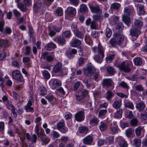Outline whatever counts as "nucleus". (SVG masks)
Segmentation results:
<instances>
[{
    "mask_svg": "<svg viewBox=\"0 0 147 147\" xmlns=\"http://www.w3.org/2000/svg\"><path fill=\"white\" fill-rule=\"evenodd\" d=\"M32 103L31 101L29 100L27 105L25 107V109L26 111L27 112H30L33 113L34 112V109L33 107H31Z\"/></svg>",
    "mask_w": 147,
    "mask_h": 147,
    "instance_id": "4be33fe9",
    "label": "nucleus"
},
{
    "mask_svg": "<svg viewBox=\"0 0 147 147\" xmlns=\"http://www.w3.org/2000/svg\"><path fill=\"white\" fill-rule=\"evenodd\" d=\"M80 132L82 134H86L88 131V128L85 126H82L79 128Z\"/></svg>",
    "mask_w": 147,
    "mask_h": 147,
    "instance_id": "e433bc0d",
    "label": "nucleus"
},
{
    "mask_svg": "<svg viewBox=\"0 0 147 147\" xmlns=\"http://www.w3.org/2000/svg\"><path fill=\"white\" fill-rule=\"evenodd\" d=\"M143 129V127L139 126L135 129V133L136 136H139L141 135V132Z\"/></svg>",
    "mask_w": 147,
    "mask_h": 147,
    "instance_id": "79ce46f5",
    "label": "nucleus"
},
{
    "mask_svg": "<svg viewBox=\"0 0 147 147\" xmlns=\"http://www.w3.org/2000/svg\"><path fill=\"white\" fill-rule=\"evenodd\" d=\"M28 33L30 38L33 37V34L34 33V31L33 28L31 26H28Z\"/></svg>",
    "mask_w": 147,
    "mask_h": 147,
    "instance_id": "680f3d73",
    "label": "nucleus"
},
{
    "mask_svg": "<svg viewBox=\"0 0 147 147\" xmlns=\"http://www.w3.org/2000/svg\"><path fill=\"white\" fill-rule=\"evenodd\" d=\"M62 27L61 25L59 26H53L52 27L53 29L57 32H59L61 30Z\"/></svg>",
    "mask_w": 147,
    "mask_h": 147,
    "instance_id": "0e129e2a",
    "label": "nucleus"
},
{
    "mask_svg": "<svg viewBox=\"0 0 147 147\" xmlns=\"http://www.w3.org/2000/svg\"><path fill=\"white\" fill-rule=\"evenodd\" d=\"M107 110L106 109L100 110L98 113V117H101L107 113Z\"/></svg>",
    "mask_w": 147,
    "mask_h": 147,
    "instance_id": "864d4df0",
    "label": "nucleus"
},
{
    "mask_svg": "<svg viewBox=\"0 0 147 147\" xmlns=\"http://www.w3.org/2000/svg\"><path fill=\"white\" fill-rule=\"evenodd\" d=\"M63 11L61 8H58L56 10L55 14L58 16H61L63 15Z\"/></svg>",
    "mask_w": 147,
    "mask_h": 147,
    "instance_id": "c03bdc74",
    "label": "nucleus"
},
{
    "mask_svg": "<svg viewBox=\"0 0 147 147\" xmlns=\"http://www.w3.org/2000/svg\"><path fill=\"white\" fill-rule=\"evenodd\" d=\"M134 8L133 7L129 6L125 7L124 9V14L130 16L132 15L134 12Z\"/></svg>",
    "mask_w": 147,
    "mask_h": 147,
    "instance_id": "9b49d317",
    "label": "nucleus"
},
{
    "mask_svg": "<svg viewBox=\"0 0 147 147\" xmlns=\"http://www.w3.org/2000/svg\"><path fill=\"white\" fill-rule=\"evenodd\" d=\"M98 14H96L93 16V20L95 22L98 21L101 22L103 19V16L102 13H99Z\"/></svg>",
    "mask_w": 147,
    "mask_h": 147,
    "instance_id": "5701e85b",
    "label": "nucleus"
},
{
    "mask_svg": "<svg viewBox=\"0 0 147 147\" xmlns=\"http://www.w3.org/2000/svg\"><path fill=\"white\" fill-rule=\"evenodd\" d=\"M54 56L51 55L47 52L43 53L41 56L43 59H46L48 62H50L53 60Z\"/></svg>",
    "mask_w": 147,
    "mask_h": 147,
    "instance_id": "9d476101",
    "label": "nucleus"
},
{
    "mask_svg": "<svg viewBox=\"0 0 147 147\" xmlns=\"http://www.w3.org/2000/svg\"><path fill=\"white\" fill-rule=\"evenodd\" d=\"M124 105L125 107L129 108L131 109H133L134 108L133 103L130 101L125 102L124 104Z\"/></svg>",
    "mask_w": 147,
    "mask_h": 147,
    "instance_id": "58836bf2",
    "label": "nucleus"
},
{
    "mask_svg": "<svg viewBox=\"0 0 147 147\" xmlns=\"http://www.w3.org/2000/svg\"><path fill=\"white\" fill-rule=\"evenodd\" d=\"M114 38H115L117 45H120L122 44L124 40L123 35L119 33H115L114 35Z\"/></svg>",
    "mask_w": 147,
    "mask_h": 147,
    "instance_id": "f8f14e48",
    "label": "nucleus"
},
{
    "mask_svg": "<svg viewBox=\"0 0 147 147\" xmlns=\"http://www.w3.org/2000/svg\"><path fill=\"white\" fill-rule=\"evenodd\" d=\"M119 67L121 70L125 72H128L131 69L129 66V64L127 61H124L119 65Z\"/></svg>",
    "mask_w": 147,
    "mask_h": 147,
    "instance_id": "423d86ee",
    "label": "nucleus"
},
{
    "mask_svg": "<svg viewBox=\"0 0 147 147\" xmlns=\"http://www.w3.org/2000/svg\"><path fill=\"white\" fill-rule=\"evenodd\" d=\"M134 61L135 65L139 66L142 63V60L140 57H137L134 59Z\"/></svg>",
    "mask_w": 147,
    "mask_h": 147,
    "instance_id": "c756f323",
    "label": "nucleus"
},
{
    "mask_svg": "<svg viewBox=\"0 0 147 147\" xmlns=\"http://www.w3.org/2000/svg\"><path fill=\"white\" fill-rule=\"evenodd\" d=\"M46 46L47 48V50H51L52 49H54L56 48V45L54 43L51 42L47 44Z\"/></svg>",
    "mask_w": 147,
    "mask_h": 147,
    "instance_id": "a19ab883",
    "label": "nucleus"
},
{
    "mask_svg": "<svg viewBox=\"0 0 147 147\" xmlns=\"http://www.w3.org/2000/svg\"><path fill=\"white\" fill-rule=\"evenodd\" d=\"M18 7L22 12H25L27 10L26 5L22 3H19L17 5Z\"/></svg>",
    "mask_w": 147,
    "mask_h": 147,
    "instance_id": "7c9ffc66",
    "label": "nucleus"
},
{
    "mask_svg": "<svg viewBox=\"0 0 147 147\" xmlns=\"http://www.w3.org/2000/svg\"><path fill=\"white\" fill-rule=\"evenodd\" d=\"M76 120L79 122H80L83 120L84 118V113L81 111L76 114L75 115Z\"/></svg>",
    "mask_w": 147,
    "mask_h": 147,
    "instance_id": "ddd939ff",
    "label": "nucleus"
},
{
    "mask_svg": "<svg viewBox=\"0 0 147 147\" xmlns=\"http://www.w3.org/2000/svg\"><path fill=\"white\" fill-rule=\"evenodd\" d=\"M52 83V89H55L60 86L61 85V82L57 79H53L51 81Z\"/></svg>",
    "mask_w": 147,
    "mask_h": 147,
    "instance_id": "4468645a",
    "label": "nucleus"
},
{
    "mask_svg": "<svg viewBox=\"0 0 147 147\" xmlns=\"http://www.w3.org/2000/svg\"><path fill=\"white\" fill-rule=\"evenodd\" d=\"M45 97L50 102H52L55 100V97L51 95L46 96H45Z\"/></svg>",
    "mask_w": 147,
    "mask_h": 147,
    "instance_id": "8fccbe9b",
    "label": "nucleus"
},
{
    "mask_svg": "<svg viewBox=\"0 0 147 147\" xmlns=\"http://www.w3.org/2000/svg\"><path fill=\"white\" fill-rule=\"evenodd\" d=\"M81 44V41L78 39H74L71 44V45L74 47H77L80 45Z\"/></svg>",
    "mask_w": 147,
    "mask_h": 147,
    "instance_id": "c85d7f7f",
    "label": "nucleus"
},
{
    "mask_svg": "<svg viewBox=\"0 0 147 147\" xmlns=\"http://www.w3.org/2000/svg\"><path fill=\"white\" fill-rule=\"evenodd\" d=\"M102 84L103 86L108 88L112 86L113 82L111 79L105 78L102 80Z\"/></svg>",
    "mask_w": 147,
    "mask_h": 147,
    "instance_id": "1a4fd4ad",
    "label": "nucleus"
},
{
    "mask_svg": "<svg viewBox=\"0 0 147 147\" xmlns=\"http://www.w3.org/2000/svg\"><path fill=\"white\" fill-rule=\"evenodd\" d=\"M99 121L98 118L94 116L90 120V122L92 123L97 124Z\"/></svg>",
    "mask_w": 147,
    "mask_h": 147,
    "instance_id": "13d9d810",
    "label": "nucleus"
},
{
    "mask_svg": "<svg viewBox=\"0 0 147 147\" xmlns=\"http://www.w3.org/2000/svg\"><path fill=\"white\" fill-rule=\"evenodd\" d=\"M93 140V138L92 136L90 135L86 137L83 140L84 143L86 145L91 144L92 143Z\"/></svg>",
    "mask_w": 147,
    "mask_h": 147,
    "instance_id": "aec40b11",
    "label": "nucleus"
},
{
    "mask_svg": "<svg viewBox=\"0 0 147 147\" xmlns=\"http://www.w3.org/2000/svg\"><path fill=\"white\" fill-rule=\"evenodd\" d=\"M42 142L45 144H47L50 141V139L46 136H43L41 137Z\"/></svg>",
    "mask_w": 147,
    "mask_h": 147,
    "instance_id": "603ef678",
    "label": "nucleus"
},
{
    "mask_svg": "<svg viewBox=\"0 0 147 147\" xmlns=\"http://www.w3.org/2000/svg\"><path fill=\"white\" fill-rule=\"evenodd\" d=\"M141 33L140 29L134 28L130 30V34L133 36H135L136 38L138 36L139 34Z\"/></svg>",
    "mask_w": 147,
    "mask_h": 147,
    "instance_id": "412c9836",
    "label": "nucleus"
},
{
    "mask_svg": "<svg viewBox=\"0 0 147 147\" xmlns=\"http://www.w3.org/2000/svg\"><path fill=\"white\" fill-rule=\"evenodd\" d=\"M112 34V31L109 28H107L106 29V31L105 33L107 37L108 38H110Z\"/></svg>",
    "mask_w": 147,
    "mask_h": 147,
    "instance_id": "338daca9",
    "label": "nucleus"
},
{
    "mask_svg": "<svg viewBox=\"0 0 147 147\" xmlns=\"http://www.w3.org/2000/svg\"><path fill=\"white\" fill-rule=\"evenodd\" d=\"M117 110L115 113L114 117L116 118H119L121 117L122 115V109H117Z\"/></svg>",
    "mask_w": 147,
    "mask_h": 147,
    "instance_id": "f704fd0d",
    "label": "nucleus"
},
{
    "mask_svg": "<svg viewBox=\"0 0 147 147\" xmlns=\"http://www.w3.org/2000/svg\"><path fill=\"white\" fill-rule=\"evenodd\" d=\"M88 93L87 90H78L75 93L76 98V100L80 101L84 98Z\"/></svg>",
    "mask_w": 147,
    "mask_h": 147,
    "instance_id": "20e7f679",
    "label": "nucleus"
},
{
    "mask_svg": "<svg viewBox=\"0 0 147 147\" xmlns=\"http://www.w3.org/2000/svg\"><path fill=\"white\" fill-rule=\"evenodd\" d=\"M99 127L100 130L103 131L107 129V127L106 123L103 122H101L100 123Z\"/></svg>",
    "mask_w": 147,
    "mask_h": 147,
    "instance_id": "473e14b6",
    "label": "nucleus"
},
{
    "mask_svg": "<svg viewBox=\"0 0 147 147\" xmlns=\"http://www.w3.org/2000/svg\"><path fill=\"white\" fill-rule=\"evenodd\" d=\"M67 14L69 16L74 17L76 13V9L72 7H68L67 10Z\"/></svg>",
    "mask_w": 147,
    "mask_h": 147,
    "instance_id": "f3484780",
    "label": "nucleus"
},
{
    "mask_svg": "<svg viewBox=\"0 0 147 147\" xmlns=\"http://www.w3.org/2000/svg\"><path fill=\"white\" fill-rule=\"evenodd\" d=\"M133 131V130L131 128H130L127 129L125 131V133L127 136L128 137H130L132 135Z\"/></svg>",
    "mask_w": 147,
    "mask_h": 147,
    "instance_id": "a18cd8bd",
    "label": "nucleus"
},
{
    "mask_svg": "<svg viewBox=\"0 0 147 147\" xmlns=\"http://www.w3.org/2000/svg\"><path fill=\"white\" fill-rule=\"evenodd\" d=\"M88 10V8L86 5L82 4L80 6V11L82 13H85Z\"/></svg>",
    "mask_w": 147,
    "mask_h": 147,
    "instance_id": "ea45409f",
    "label": "nucleus"
},
{
    "mask_svg": "<svg viewBox=\"0 0 147 147\" xmlns=\"http://www.w3.org/2000/svg\"><path fill=\"white\" fill-rule=\"evenodd\" d=\"M90 8L93 13H102V11L99 8L98 6H90Z\"/></svg>",
    "mask_w": 147,
    "mask_h": 147,
    "instance_id": "a211bd4d",
    "label": "nucleus"
},
{
    "mask_svg": "<svg viewBox=\"0 0 147 147\" xmlns=\"http://www.w3.org/2000/svg\"><path fill=\"white\" fill-rule=\"evenodd\" d=\"M76 36L81 39H83L84 37V34H82L78 30L74 33Z\"/></svg>",
    "mask_w": 147,
    "mask_h": 147,
    "instance_id": "37998d69",
    "label": "nucleus"
},
{
    "mask_svg": "<svg viewBox=\"0 0 147 147\" xmlns=\"http://www.w3.org/2000/svg\"><path fill=\"white\" fill-rule=\"evenodd\" d=\"M54 40L55 41L58 42L61 45H63L65 43L66 41L63 38L61 37H58L55 38Z\"/></svg>",
    "mask_w": 147,
    "mask_h": 147,
    "instance_id": "a878e982",
    "label": "nucleus"
},
{
    "mask_svg": "<svg viewBox=\"0 0 147 147\" xmlns=\"http://www.w3.org/2000/svg\"><path fill=\"white\" fill-rule=\"evenodd\" d=\"M143 24L142 19L141 17L138 19H135L134 23V28L140 30L143 25Z\"/></svg>",
    "mask_w": 147,
    "mask_h": 147,
    "instance_id": "0eeeda50",
    "label": "nucleus"
},
{
    "mask_svg": "<svg viewBox=\"0 0 147 147\" xmlns=\"http://www.w3.org/2000/svg\"><path fill=\"white\" fill-rule=\"evenodd\" d=\"M115 55L114 54L110 55L106 58V61L108 63H110L115 57Z\"/></svg>",
    "mask_w": 147,
    "mask_h": 147,
    "instance_id": "052dcab7",
    "label": "nucleus"
},
{
    "mask_svg": "<svg viewBox=\"0 0 147 147\" xmlns=\"http://www.w3.org/2000/svg\"><path fill=\"white\" fill-rule=\"evenodd\" d=\"M120 6V4L117 3H114L111 4L110 8L111 9L118 10L119 9Z\"/></svg>",
    "mask_w": 147,
    "mask_h": 147,
    "instance_id": "c9c22d12",
    "label": "nucleus"
},
{
    "mask_svg": "<svg viewBox=\"0 0 147 147\" xmlns=\"http://www.w3.org/2000/svg\"><path fill=\"white\" fill-rule=\"evenodd\" d=\"M109 44L113 47H115L117 44L115 38H114V36L113 38H111L110 40Z\"/></svg>",
    "mask_w": 147,
    "mask_h": 147,
    "instance_id": "09e8293b",
    "label": "nucleus"
},
{
    "mask_svg": "<svg viewBox=\"0 0 147 147\" xmlns=\"http://www.w3.org/2000/svg\"><path fill=\"white\" fill-rule=\"evenodd\" d=\"M80 82L79 81L75 82L74 85V90H76L80 86Z\"/></svg>",
    "mask_w": 147,
    "mask_h": 147,
    "instance_id": "69168bd1",
    "label": "nucleus"
},
{
    "mask_svg": "<svg viewBox=\"0 0 147 147\" xmlns=\"http://www.w3.org/2000/svg\"><path fill=\"white\" fill-rule=\"evenodd\" d=\"M107 70V72L110 75H113L115 73L114 69L112 67H108Z\"/></svg>",
    "mask_w": 147,
    "mask_h": 147,
    "instance_id": "4d7b16f0",
    "label": "nucleus"
},
{
    "mask_svg": "<svg viewBox=\"0 0 147 147\" xmlns=\"http://www.w3.org/2000/svg\"><path fill=\"white\" fill-rule=\"evenodd\" d=\"M93 51L95 53L98 52V55H96L93 57L95 61L99 63H101L103 61L104 57V49L100 44L98 45V47H94L91 48Z\"/></svg>",
    "mask_w": 147,
    "mask_h": 147,
    "instance_id": "f257e3e1",
    "label": "nucleus"
},
{
    "mask_svg": "<svg viewBox=\"0 0 147 147\" xmlns=\"http://www.w3.org/2000/svg\"><path fill=\"white\" fill-rule=\"evenodd\" d=\"M4 16V13L0 9V31L1 32L3 31V28L5 24L3 18Z\"/></svg>",
    "mask_w": 147,
    "mask_h": 147,
    "instance_id": "2eb2a0df",
    "label": "nucleus"
},
{
    "mask_svg": "<svg viewBox=\"0 0 147 147\" xmlns=\"http://www.w3.org/2000/svg\"><path fill=\"white\" fill-rule=\"evenodd\" d=\"M139 121L138 120L135 118L132 119L130 121V124L133 127H135L138 125Z\"/></svg>",
    "mask_w": 147,
    "mask_h": 147,
    "instance_id": "72a5a7b5",
    "label": "nucleus"
},
{
    "mask_svg": "<svg viewBox=\"0 0 147 147\" xmlns=\"http://www.w3.org/2000/svg\"><path fill=\"white\" fill-rule=\"evenodd\" d=\"M122 105L121 101L120 100H117L114 101L113 103V107L116 109H121L120 107Z\"/></svg>",
    "mask_w": 147,
    "mask_h": 147,
    "instance_id": "b1692460",
    "label": "nucleus"
},
{
    "mask_svg": "<svg viewBox=\"0 0 147 147\" xmlns=\"http://www.w3.org/2000/svg\"><path fill=\"white\" fill-rule=\"evenodd\" d=\"M136 6L137 7L138 14L139 15H142L144 14L145 13L144 10V5L142 4H139L136 5Z\"/></svg>",
    "mask_w": 147,
    "mask_h": 147,
    "instance_id": "6ab92c4d",
    "label": "nucleus"
},
{
    "mask_svg": "<svg viewBox=\"0 0 147 147\" xmlns=\"http://www.w3.org/2000/svg\"><path fill=\"white\" fill-rule=\"evenodd\" d=\"M129 16L123 15L122 19L123 22L127 25H129L131 22V19Z\"/></svg>",
    "mask_w": 147,
    "mask_h": 147,
    "instance_id": "bb28decb",
    "label": "nucleus"
},
{
    "mask_svg": "<svg viewBox=\"0 0 147 147\" xmlns=\"http://www.w3.org/2000/svg\"><path fill=\"white\" fill-rule=\"evenodd\" d=\"M84 74L87 76L90 77L94 73L93 68L91 67H89L84 69Z\"/></svg>",
    "mask_w": 147,
    "mask_h": 147,
    "instance_id": "dca6fc26",
    "label": "nucleus"
},
{
    "mask_svg": "<svg viewBox=\"0 0 147 147\" xmlns=\"http://www.w3.org/2000/svg\"><path fill=\"white\" fill-rule=\"evenodd\" d=\"M47 93V90L44 87H41L40 88V95L42 96H44Z\"/></svg>",
    "mask_w": 147,
    "mask_h": 147,
    "instance_id": "de8ad7c7",
    "label": "nucleus"
},
{
    "mask_svg": "<svg viewBox=\"0 0 147 147\" xmlns=\"http://www.w3.org/2000/svg\"><path fill=\"white\" fill-rule=\"evenodd\" d=\"M119 144L120 147H127L128 144L123 139H120L119 140Z\"/></svg>",
    "mask_w": 147,
    "mask_h": 147,
    "instance_id": "2f4dec72",
    "label": "nucleus"
},
{
    "mask_svg": "<svg viewBox=\"0 0 147 147\" xmlns=\"http://www.w3.org/2000/svg\"><path fill=\"white\" fill-rule=\"evenodd\" d=\"M119 130V129L116 122H113L110 125L109 132L111 134H117Z\"/></svg>",
    "mask_w": 147,
    "mask_h": 147,
    "instance_id": "39448f33",
    "label": "nucleus"
},
{
    "mask_svg": "<svg viewBox=\"0 0 147 147\" xmlns=\"http://www.w3.org/2000/svg\"><path fill=\"white\" fill-rule=\"evenodd\" d=\"M11 32V30L10 28L7 26L5 28L4 30V33L8 34H10Z\"/></svg>",
    "mask_w": 147,
    "mask_h": 147,
    "instance_id": "774afa93",
    "label": "nucleus"
},
{
    "mask_svg": "<svg viewBox=\"0 0 147 147\" xmlns=\"http://www.w3.org/2000/svg\"><path fill=\"white\" fill-rule=\"evenodd\" d=\"M52 136L54 138H59L60 136L59 133L55 131H52Z\"/></svg>",
    "mask_w": 147,
    "mask_h": 147,
    "instance_id": "e2e57ef3",
    "label": "nucleus"
},
{
    "mask_svg": "<svg viewBox=\"0 0 147 147\" xmlns=\"http://www.w3.org/2000/svg\"><path fill=\"white\" fill-rule=\"evenodd\" d=\"M56 127L62 133H65L68 131V128L65 126V123L63 120L59 122L57 124Z\"/></svg>",
    "mask_w": 147,
    "mask_h": 147,
    "instance_id": "7ed1b4c3",
    "label": "nucleus"
},
{
    "mask_svg": "<svg viewBox=\"0 0 147 147\" xmlns=\"http://www.w3.org/2000/svg\"><path fill=\"white\" fill-rule=\"evenodd\" d=\"M133 144L136 147L140 146L141 144V140L138 138H135L133 140Z\"/></svg>",
    "mask_w": 147,
    "mask_h": 147,
    "instance_id": "4c0bfd02",
    "label": "nucleus"
},
{
    "mask_svg": "<svg viewBox=\"0 0 147 147\" xmlns=\"http://www.w3.org/2000/svg\"><path fill=\"white\" fill-rule=\"evenodd\" d=\"M113 96V94L110 91H107L106 97L107 100H110Z\"/></svg>",
    "mask_w": 147,
    "mask_h": 147,
    "instance_id": "6e6d98bb",
    "label": "nucleus"
},
{
    "mask_svg": "<svg viewBox=\"0 0 147 147\" xmlns=\"http://www.w3.org/2000/svg\"><path fill=\"white\" fill-rule=\"evenodd\" d=\"M62 65L61 63L59 62L56 64L53 68V71L55 73L60 71L61 69Z\"/></svg>",
    "mask_w": 147,
    "mask_h": 147,
    "instance_id": "393cba45",
    "label": "nucleus"
},
{
    "mask_svg": "<svg viewBox=\"0 0 147 147\" xmlns=\"http://www.w3.org/2000/svg\"><path fill=\"white\" fill-rule=\"evenodd\" d=\"M145 107V105L143 102L138 103L136 106V108L140 111L143 110Z\"/></svg>",
    "mask_w": 147,
    "mask_h": 147,
    "instance_id": "cd10ccee",
    "label": "nucleus"
},
{
    "mask_svg": "<svg viewBox=\"0 0 147 147\" xmlns=\"http://www.w3.org/2000/svg\"><path fill=\"white\" fill-rule=\"evenodd\" d=\"M10 44L7 40L0 39V47L3 51L6 50V48L9 47Z\"/></svg>",
    "mask_w": 147,
    "mask_h": 147,
    "instance_id": "6e6552de",
    "label": "nucleus"
},
{
    "mask_svg": "<svg viewBox=\"0 0 147 147\" xmlns=\"http://www.w3.org/2000/svg\"><path fill=\"white\" fill-rule=\"evenodd\" d=\"M11 108V113L13 115V116L15 118H16L17 117V114L16 112L15 108L13 105H12L11 103L9 104Z\"/></svg>",
    "mask_w": 147,
    "mask_h": 147,
    "instance_id": "49530a36",
    "label": "nucleus"
},
{
    "mask_svg": "<svg viewBox=\"0 0 147 147\" xmlns=\"http://www.w3.org/2000/svg\"><path fill=\"white\" fill-rule=\"evenodd\" d=\"M62 36L63 37H67L69 38L71 36V34L70 32L69 31L67 30L65 32H63Z\"/></svg>",
    "mask_w": 147,
    "mask_h": 147,
    "instance_id": "3c124183",
    "label": "nucleus"
},
{
    "mask_svg": "<svg viewBox=\"0 0 147 147\" xmlns=\"http://www.w3.org/2000/svg\"><path fill=\"white\" fill-rule=\"evenodd\" d=\"M141 118L144 120H147V112L144 111L140 114Z\"/></svg>",
    "mask_w": 147,
    "mask_h": 147,
    "instance_id": "bf43d9fd",
    "label": "nucleus"
},
{
    "mask_svg": "<svg viewBox=\"0 0 147 147\" xmlns=\"http://www.w3.org/2000/svg\"><path fill=\"white\" fill-rule=\"evenodd\" d=\"M42 74L43 77L45 79H48L50 77V74L49 72L46 70H44L42 72Z\"/></svg>",
    "mask_w": 147,
    "mask_h": 147,
    "instance_id": "5fc2aeb1",
    "label": "nucleus"
},
{
    "mask_svg": "<svg viewBox=\"0 0 147 147\" xmlns=\"http://www.w3.org/2000/svg\"><path fill=\"white\" fill-rule=\"evenodd\" d=\"M12 75L13 78L18 82L24 83V80L20 71L18 70H16L12 71Z\"/></svg>",
    "mask_w": 147,
    "mask_h": 147,
    "instance_id": "f03ea898",
    "label": "nucleus"
}]
</instances>
